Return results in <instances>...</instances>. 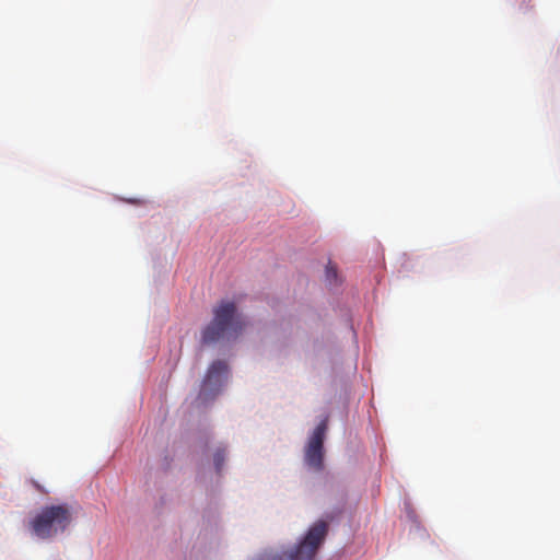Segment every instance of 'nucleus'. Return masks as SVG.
<instances>
[{"label":"nucleus","mask_w":560,"mask_h":560,"mask_svg":"<svg viewBox=\"0 0 560 560\" xmlns=\"http://www.w3.org/2000/svg\"><path fill=\"white\" fill-rule=\"evenodd\" d=\"M336 275H337V273H336V269H335L334 267H331V266H328V267H327V277H328V278H330V277H334V278H335V277H336Z\"/></svg>","instance_id":"obj_6"},{"label":"nucleus","mask_w":560,"mask_h":560,"mask_svg":"<svg viewBox=\"0 0 560 560\" xmlns=\"http://www.w3.org/2000/svg\"><path fill=\"white\" fill-rule=\"evenodd\" d=\"M228 374V364L217 360L209 366L203 378L199 398L203 401L212 399L221 389Z\"/></svg>","instance_id":"obj_4"},{"label":"nucleus","mask_w":560,"mask_h":560,"mask_svg":"<svg viewBox=\"0 0 560 560\" xmlns=\"http://www.w3.org/2000/svg\"><path fill=\"white\" fill-rule=\"evenodd\" d=\"M72 522L68 504L44 506L30 522L33 534L40 539H50L67 530Z\"/></svg>","instance_id":"obj_2"},{"label":"nucleus","mask_w":560,"mask_h":560,"mask_svg":"<svg viewBox=\"0 0 560 560\" xmlns=\"http://www.w3.org/2000/svg\"><path fill=\"white\" fill-rule=\"evenodd\" d=\"M244 327V322L236 314L235 303L221 301L213 308L212 320L202 330L201 342L211 345L224 338H236Z\"/></svg>","instance_id":"obj_1"},{"label":"nucleus","mask_w":560,"mask_h":560,"mask_svg":"<svg viewBox=\"0 0 560 560\" xmlns=\"http://www.w3.org/2000/svg\"><path fill=\"white\" fill-rule=\"evenodd\" d=\"M223 463H224V452L219 450L214 454V465H215V468H217L218 471L221 470V468L223 466Z\"/></svg>","instance_id":"obj_5"},{"label":"nucleus","mask_w":560,"mask_h":560,"mask_svg":"<svg viewBox=\"0 0 560 560\" xmlns=\"http://www.w3.org/2000/svg\"><path fill=\"white\" fill-rule=\"evenodd\" d=\"M327 430V420L320 421L317 424L315 430L313 431L308 443L305 447L304 459L306 465L319 471L323 469V460H324V439Z\"/></svg>","instance_id":"obj_3"}]
</instances>
